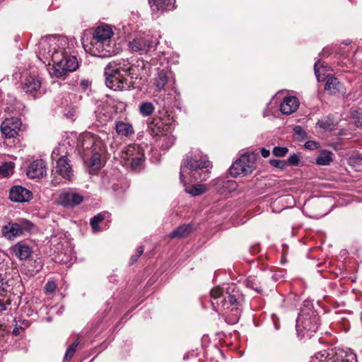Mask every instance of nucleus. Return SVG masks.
<instances>
[{"mask_svg":"<svg viewBox=\"0 0 362 362\" xmlns=\"http://www.w3.org/2000/svg\"><path fill=\"white\" fill-rule=\"evenodd\" d=\"M211 166L209 160L197 157L193 158L192 154L189 153L182 160V165L180 170V180L181 182L186 185V174L189 175V182H203L206 180L209 177L208 170H203L207 169Z\"/></svg>","mask_w":362,"mask_h":362,"instance_id":"2","label":"nucleus"},{"mask_svg":"<svg viewBox=\"0 0 362 362\" xmlns=\"http://www.w3.org/2000/svg\"><path fill=\"white\" fill-rule=\"evenodd\" d=\"M261 152V155L262 156V157L264 158H267L270 155V151L264 148H262L260 151Z\"/></svg>","mask_w":362,"mask_h":362,"instance_id":"45","label":"nucleus"},{"mask_svg":"<svg viewBox=\"0 0 362 362\" xmlns=\"http://www.w3.org/2000/svg\"><path fill=\"white\" fill-rule=\"evenodd\" d=\"M23 329L22 327H15L13 330V334L17 336L20 334L21 331H23Z\"/></svg>","mask_w":362,"mask_h":362,"instance_id":"47","label":"nucleus"},{"mask_svg":"<svg viewBox=\"0 0 362 362\" xmlns=\"http://www.w3.org/2000/svg\"><path fill=\"white\" fill-rule=\"evenodd\" d=\"M155 107L151 102H143L139 106L140 114L144 117H148L153 114Z\"/></svg>","mask_w":362,"mask_h":362,"instance_id":"28","label":"nucleus"},{"mask_svg":"<svg viewBox=\"0 0 362 362\" xmlns=\"http://www.w3.org/2000/svg\"><path fill=\"white\" fill-rule=\"evenodd\" d=\"M127 61H112L105 69L107 86L114 90H123L130 87L126 76L134 74V68L127 66Z\"/></svg>","mask_w":362,"mask_h":362,"instance_id":"1","label":"nucleus"},{"mask_svg":"<svg viewBox=\"0 0 362 362\" xmlns=\"http://www.w3.org/2000/svg\"><path fill=\"white\" fill-rule=\"evenodd\" d=\"M225 290L220 286L214 287L210 291L212 309L216 312L228 309V302L223 296Z\"/></svg>","mask_w":362,"mask_h":362,"instance_id":"11","label":"nucleus"},{"mask_svg":"<svg viewBox=\"0 0 362 362\" xmlns=\"http://www.w3.org/2000/svg\"><path fill=\"white\" fill-rule=\"evenodd\" d=\"M21 124L18 117L6 118L1 124V132L6 138H14L18 135Z\"/></svg>","mask_w":362,"mask_h":362,"instance_id":"13","label":"nucleus"},{"mask_svg":"<svg viewBox=\"0 0 362 362\" xmlns=\"http://www.w3.org/2000/svg\"><path fill=\"white\" fill-rule=\"evenodd\" d=\"M15 165L13 162L4 163L0 166V177H7L13 173Z\"/></svg>","mask_w":362,"mask_h":362,"instance_id":"29","label":"nucleus"},{"mask_svg":"<svg viewBox=\"0 0 362 362\" xmlns=\"http://www.w3.org/2000/svg\"><path fill=\"white\" fill-rule=\"evenodd\" d=\"M144 252V247L139 246L137 250L135 255H132L131 257V264H134L136 262L138 259V258L143 254Z\"/></svg>","mask_w":362,"mask_h":362,"instance_id":"40","label":"nucleus"},{"mask_svg":"<svg viewBox=\"0 0 362 362\" xmlns=\"http://www.w3.org/2000/svg\"><path fill=\"white\" fill-rule=\"evenodd\" d=\"M270 164L277 168L284 169L287 166V163L284 160L272 159L269 160Z\"/></svg>","mask_w":362,"mask_h":362,"instance_id":"34","label":"nucleus"},{"mask_svg":"<svg viewBox=\"0 0 362 362\" xmlns=\"http://www.w3.org/2000/svg\"><path fill=\"white\" fill-rule=\"evenodd\" d=\"M78 345V342L74 341L73 342L67 349L65 355L64 360H70L74 356L76 349Z\"/></svg>","mask_w":362,"mask_h":362,"instance_id":"31","label":"nucleus"},{"mask_svg":"<svg viewBox=\"0 0 362 362\" xmlns=\"http://www.w3.org/2000/svg\"><path fill=\"white\" fill-rule=\"evenodd\" d=\"M41 86V81L38 77L29 76L22 83V89L25 93L37 91Z\"/></svg>","mask_w":362,"mask_h":362,"instance_id":"22","label":"nucleus"},{"mask_svg":"<svg viewBox=\"0 0 362 362\" xmlns=\"http://www.w3.org/2000/svg\"><path fill=\"white\" fill-rule=\"evenodd\" d=\"M319 320L317 317H305L303 315L299 316L296 320V327L298 330L304 329L308 336L315 333L319 327Z\"/></svg>","mask_w":362,"mask_h":362,"instance_id":"15","label":"nucleus"},{"mask_svg":"<svg viewBox=\"0 0 362 362\" xmlns=\"http://www.w3.org/2000/svg\"><path fill=\"white\" fill-rule=\"evenodd\" d=\"M33 197L31 191L21 185L13 186L9 190V199L14 202H28Z\"/></svg>","mask_w":362,"mask_h":362,"instance_id":"14","label":"nucleus"},{"mask_svg":"<svg viewBox=\"0 0 362 362\" xmlns=\"http://www.w3.org/2000/svg\"><path fill=\"white\" fill-rule=\"evenodd\" d=\"M11 250L20 260L28 259L32 254L31 248L23 242L16 243Z\"/></svg>","mask_w":362,"mask_h":362,"instance_id":"21","label":"nucleus"},{"mask_svg":"<svg viewBox=\"0 0 362 362\" xmlns=\"http://www.w3.org/2000/svg\"><path fill=\"white\" fill-rule=\"evenodd\" d=\"M57 288L56 284L54 281H48L45 286L46 293H52Z\"/></svg>","mask_w":362,"mask_h":362,"instance_id":"41","label":"nucleus"},{"mask_svg":"<svg viewBox=\"0 0 362 362\" xmlns=\"http://www.w3.org/2000/svg\"><path fill=\"white\" fill-rule=\"evenodd\" d=\"M332 153L329 151H323L318 156L316 163L319 165H328L333 160Z\"/></svg>","mask_w":362,"mask_h":362,"instance_id":"26","label":"nucleus"},{"mask_svg":"<svg viewBox=\"0 0 362 362\" xmlns=\"http://www.w3.org/2000/svg\"><path fill=\"white\" fill-rule=\"evenodd\" d=\"M47 167L43 160L37 159L33 161L26 170L27 176L30 179H39L46 175Z\"/></svg>","mask_w":362,"mask_h":362,"instance_id":"16","label":"nucleus"},{"mask_svg":"<svg viewBox=\"0 0 362 362\" xmlns=\"http://www.w3.org/2000/svg\"><path fill=\"white\" fill-rule=\"evenodd\" d=\"M254 281H255V279H252V278H250L249 279H247V281L246 282L247 286L255 290L258 293L262 292V287L256 286Z\"/></svg>","mask_w":362,"mask_h":362,"instance_id":"39","label":"nucleus"},{"mask_svg":"<svg viewBox=\"0 0 362 362\" xmlns=\"http://www.w3.org/2000/svg\"><path fill=\"white\" fill-rule=\"evenodd\" d=\"M163 144L164 148H168L172 146L175 142V137L171 135H165Z\"/></svg>","mask_w":362,"mask_h":362,"instance_id":"36","label":"nucleus"},{"mask_svg":"<svg viewBox=\"0 0 362 362\" xmlns=\"http://www.w3.org/2000/svg\"><path fill=\"white\" fill-rule=\"evenodd\" d=\"M52 158L56 160V173L63 178L71 181L74 176L72 165L66 156H60L59 148L54 149L52 153Z\"/></svg>","mask_w":362,"mask_h":362,"instance_id":"5","label":"nucleus"},{"mask_svg":"<svg viewBox=\"0 0 362 362\" xmlns=\"http://www.w3.org/2000/svg\"><path fill=\"white\" fill-rule=\"evenodd\" d=\"M168 77L163 71H159L154 79V84L158 90H162L168 83Z\"/></svg>","mask_w":362,"mask_h":362,"instance_id":"27","label":"nucleus"},{"mask_svg":"<svg viewBox=\"0 0 362 362\" xmlns=\"http://www.w3.org/2000/svg\"><path fill=\"white\" fill-rule=\"evenodd\" d=\"M54 74L57 77L65 76L68 72H72L78 67V62L76 57L55 52L52 54Z\"/></svg>","mask_w":362,"mask_h":362,"instance_id":"4","label":"nucleus"},{"mask_svg":"<svg viewBox=\"0 0 362 362\" xmlns=\"http://www.w3.org/2000/svg\"><path fill=\"white\" fill-rule=\"evenodd\" d=\"M351 115L357 127H362V112L354 110L352 112Z\"/></svg>","mask_w":362,"mask_h":362,"instance_id":"35","label":"nucleus"},{"mask_svg":"<svg viewBox=\"0 0 362 362\" xmlns=\"http://www.w3.org/2000/svg\"><path fill=\"white\" fill-rule=\"evenodd\" d=\"M112 35V30L109 25L98 26L95 29L90 42L92 54L100 57H108L114 54L115 51L111 45Z\"/></svg>","mask_w":362,"mask_h":362,"instance_id":"3","label":"nucleus"},{"mask_svg":"<svg viewBox=\"0 0 362 362\" xmlns=\"http://www.w3.org/2000/svg\"><path fill=\"white\" fill-rule=\"evenodd\" d=\"M294 132L298 134L300 138L305 136V132L300 126H296L293 129Z\"/></svg>","mask_w":362,"mask_h":362,"instance_id":"44","label":"nucleus"},{"mask_svg":"<svg viewBox=\"0 0 362 362\" xmlns=\"http://www.w3.org/2000/svg\"><path fill=\"white\" fill-rule=\"evenodd\" d=\"M116 132L119 135L129 136L134 133L132 125L129 123L119 121L115 124Z\"/></svg>","mask_w":362,"mask_h":362,"instance_id":"24","label":"nucleus"},{"mask_svg":"<svg viewBox=\"0 0 362 362\" xmlns=\"http://www.w3.org/2000/svg\"><path fill=\"white\" fill-rule=\"evenodd\" d=\"M33 226V224L30 221L22 219L16 223L9 222L6 226H4L1 233L4 237L9 240H12L15 238L23 235L25 232L30 231Z\"/></svg>","mask_w":362,"mask_h":362,"instance_id":"7","label":"nucleus"},{"mask_svg":"<svg viewBox=\"0 0 362 362\" xmlns=\"http://www.w3.org/2000/svg\"><path fill=\"white\" fill-rule=\"evenodd\" d=\"M360 316H361V320H362V310H361V313Z\"/></svg>","mask_w":362,"mask_h":362,"instance_id":"51","label":"nucleus"},{"mask_svg":"<svg viewBox=\"0 0 362 362\" xmlns=\"http://www.w3.org/2000/svg\"><path fill=\"white\" fill-rule=\"evenodd\" d=\"M318 124H320V126L321 127L325 128L327 127V125L325 124V122H318Z\"/></svg>","mask_w":362,"mask_h":362,"instance_id":"50","label":"nucleus"},{"mask_svg":"<svg viewBox=\"0 0 362 362\" xmlns=\"http://www.w3.org/2000/svg\"><path fill=\"white\" fill-rule=\"evenodd\" d=\"M330 356L331 354H327L326 356L323 354L316 355L312 358L310 362H330Z\"/></svg>","mask_w":362,"mask_h":362,"instance_id":"33","label":"nucleus"},{"mask_svg":"<svg viewBox=\"0 0 362 362\" xmlns=\"http://www.w3.org/2000/svg\"><path fill=\"white\" fill-rule=\"evenodd\" d=\"M299 106L298 99L295 96L286 97L280 105L283 114L290 115L297 110Z\"/></svg>","mask_w":362,"mask_h":362,"instance_id":"20","label":"nucleus"},{"mask_svg":"<svg viewBox=\"0 0 362 362\" xmlns=\"http://www.w3.org/2000/svg\"><path fill=\"white\" fill-rule=\"evenodd\" d=\"M193 230L192 226L190 224L182 225L174 230L170 234V238H183L187 237Z\"/></svg>","mask_w":362,"mask_h":362,"instance_id":"23","label":"nucleus"},{"mask_svg":"<svg viewBox=\"0 0 362 362\" xmlns=\"http://www.w3.org/2000/svg\"><path fill=\"white\" fill-rule=\"evenodd\" d=\"M173 121L170 118L163 119L159 117H153L148 122V130L151 135L156 136L165 134L171 130Z\"/></svg>","mask_w":362,"mask_h":362,"instance_id":"9","label":"nucleus"},{"mask_svg":"<svg viewBox=\"0 0 362 362\" xmlns=\"http://www.w3.org/2000/svg\"><path fill=\"white\" fill-rule=\"evenodd\" d=\"M274 361L275 362H286L287 356L284 352H279L275 356Z\"/></svg>","mask_w":362,"mask_h":362,"instance_id":"42","label":"nucleus"},{"mask_svg":"<svg viewBox=\"0 0 362 362\" xmlns=\"http://www.w3.org/2000/svg\"><path fill=\"white\" fill-rule=\"evenodd\" d=\"M320 61H318L317 62H315V65H314V69H315V75L316 76L319 78V76H318V72H319V69H318V65L320 64Z\"/></svg>","mask_w":362,"mask_h":362,"instance_id":"48","label":"nucleus"},{"mask_svg":"<svg viewBox=\"0 0 362 362\" xmlns=\"http://www.w3.org/2000/svg\"><path fill=\"white\" fill-rule=\"evenodd\" d=\"M305 147L308 149L314 150L318 147V143L314 141H308L305 142Z\"/></svg>","mask_w":362,"mask_h":362,"instance_id":"43","label":"nucleus"},{"mask_svg":"<svg viewBox=\"0 0 362 362\" xmlns=\"http://www.w3.org/2000/svg\"><path fill=\"white\" fill-rule=\"evenodd\" d=\"M6 309V307L4 302L0 299V310H5Z\"/></svg>","mask_w":362,"mask_h":362,"instance_id":"49","label":"nucleus"},{"mask_svg":"<svg viewBox=\"0 0 362 362\" xmlns=\"http://www.w3.org/2000/svg\"><path fill=\"white\" fill-rule=\"evenodd\" d=\"M90 83L88 80H82L80 82V86L82 87L83 89H86L88 86H89Z\"/></svg>","mask_w":362,"mask_h":362,"instance_id":"46","label":"nucleus"},{"mask_svg":"<svg viewBox=\"0 0 362 362\" xmlns=\"http://www.w3.org/2000/svg\"><path fill=\"white\" fill-rule=\"evenodd\" d=\"M153 13L170 11L175 8V0H148Z\"/></svg>","mask_w":362,"mask_h":362,"instance_id":"19","label":"nucleus"},{"mask_svg":"<svg viewBox=\"0 0 362 362\" xmlns=\"http://www.w3.org/2000/svg\"><path fill=\"white\" fill-rule=\"evenodd\" d=\"M185 186V192L192 197L199 196L206 192V187L202 184H197L190 186Z\"/></svg>","mask_w":362,"mask_h":362,"instance_id":"25","label":"nucleus"},{"mask_svg":"<svg viewBox=\"0 0 362 362\" xmlns=\"http://www.w3.org/2000/svg\"><path fill=\"white\" fill-rule=\"evenodd\" d=\"M255 169V157L253 155H242L230 167L231 176L236 177L251 174Z\"/></svg>","mask_w":362,"mask_h":362,"instance_id":"6","label":"nucleus"},{"mask_svg":"<svg viewBox=\"0 0 362 362\" xmlns=\"http://www.w3.org/2000/svg\"><path fill=\"white\" fill-rule=\"evenodd\" d=\"M288 152V148L286 147L276 146L273 148L272 153L276 157H284Z\"/></svg>","mask_w":362,"mask_h":362,"instance_id":"32","label":"nucleus"},{"mask_svg":"<svg viewBox=\"0 0 362 362\" xmlns=\"http://www.w3.org/2000/svg\"><path fill=\"white\" fill-rule=\"evenodd\" d=\"M157 42L148 37H139L129 42V47L134 52L141 54H147L151 49H155Z\"/></svg>","mask_w":362,"mask_h":362,"instance_id":"10","label":"nucleus"},{"mask_svg":"<svg viewBox=\"0 0 362 362\" xmlns=\"http://www.w3.org/2000/svg\"><path fill=\"white\" fill-rule=\"evenodd\" d=\"M225 293L228 298V300H227L228 308L230 306H233L237 309L242 298V294L240 293L238 286L235 284L228 285L225 288Z\"/></svg>","mask_w":362,"mask_h":362,"instance_id":"18","label":"nucleus"},{"mask_svg":"<svg viewBox=\"0 0 362 362\" xmlns=\"http://www.w3.org/2000/svg\"><path fill=\"white\" fill-rule=\"evenodd\" d=\"M286 162L287 163V165L289 164L291 165L297 166L300 163L299 156L293 153L289 156L287 161Z\"/></svg>","mask_w":362,"mask_h":362,"instance_id":"38","label":"nucleus"},{"mask_svg":"<svg viewBox=\"0 0 362 362\" xmlns=\"http://www.w3.org/2000/svg\"><path fill=\"white\" fill-rule=\"evenodd\" d=\"M121 158L125 161V165L135 169L144 161V153L139 145L132 144L129 145L122 151Z\"/></svg>","mask_w":362,"mask_h":362,"instance_id":"8","label":"nucleus"},{"mask_svg":"<svg viewBox=\"0 0 362 362\" xmlns=\"http://www.w3.org/2000/svg\"><path fill=\"white\" fill-rule=\"evenodd\" d=\"M90 165L91 167L95 168H99L100 167V155L96 153L90 158Z\"/></svg>","mask_w":362,"mask_h":362,"instance_id":"37","label":"nucleus"},{"mask_svg":"<svg viewBox=\"0 0 362 362\" xmlns=\"http://www.w3.org/2000/svg\"><path fill=\"white\" fill-rule=\"evenodd\" d=\"M83 201V196L71 189L62 191L58 197L59 204L64 207H74Z\"/></svg>","mask_w":362,"mask_h":362,"instance_id":"12","label":"nucleus"},{"mask_svg":"<svg viewBox=\"0 0 362 362\" xmlns=\"http://www.w3.org/2000/svg\"><path fill=\"white\" fill-rule=\"evenodd\" d=\"M325 90L330 95L339 94L344 95L346 93L344 85L339 82L337 78L332 76L327 79Z\"/></svg>","mask_w":362,"mask_h":362,"instance_id":"17","label":"nucleus"},{"mask_svg":"<svg viewBox=\"0 0 362 362\" xmlns=\"http://www.w3.org/2000/svg\"><path fill=\"white\" fill-rule=\"evenodd\" d=\"M104 218H105V215L100 213V214H98L97 215H95V216H93L90 219V223L92 227V229L94 232H97L99 230L98 224H99V223L103 221L104 220Z\"/></svg>","mask_w":362,"mask_h":362,"instance_id":"30","label":"nucleus"}]
</instances>
